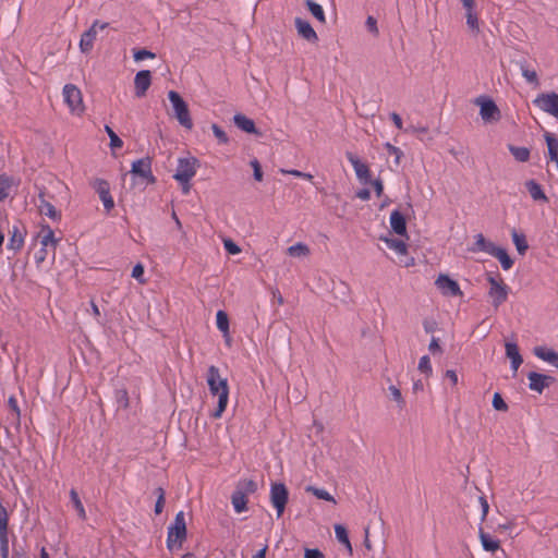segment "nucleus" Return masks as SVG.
Masks as SVG:
<instances>
[{
  "label": "nucleus",
  "instance_id": "obj_1",
  "mask_svg": "<svg viewBox=\"0 0 558 558\" xmlns=\"http://www.w3.org/2000/svg\"><path fill=\"white\" fill-rule=\"evenodd\" d=\"M206 381L211 396L218 397V403L216 410L211 416L214 418H220L222 413L226 411L229 402V385L228 379L221 377L219 368L215 365H210L207 369Z\"/></svg>",
  "mask_w": 558,
  "mask_h": 558
},
{
  "label": "nucleus",
  "instance_id": "obj_2",
  "mask_svg": "<svg viewBox=\"0 0 558 558\" xmlns=\"http://www.w3.org/2000/svg\"><path fill=\"white\" fill-rule=\"evenodd\" d=\"M187 530L185 522V514L179 511L173 522L168 526L167 532V548L170 551L179 550L182 548L183 542L186 539Z\"/></svg>",
  "mask_w": 558,
  "mask_h": 558
},
{
  "label": "nucleus",
  "instance_id": "obj_3",
  "mask_svg": "<svg viewBox=\"0 0 558 558\" xmlns=\"http://www.w3.org/2000/svg\"><path fill=\"white\" fill-rule=\"evenodd\" d=\"M486 280L489 284L488 296L492 301V305L498 308L507 301L510 288L499 276L488 275Z\"/></svg>",
  "mask_w": 558,
  "mask_h": 558
},
{
  "label": "nucleus",
  "instance_id": "obj_4",
  "mask_svg": "<svg viewBox=\"0 0 558 558\" xmlns=\"http://www.w3.org/2000/svg\"><path fill=\"white\" fill-rule=\"evenodd\" d=\"M62 96L70 112L81 117L85 111L83 95L81 89L74 84H65L62 89Z\"/></svg>",
  "mask_w": 558,
  "mask_h": 558
},
{
  "label": "nucleus",
  "instance_id": "obj_5",
  "mask_svg": "<svg viewBox=\"0 0 558 558\" xmlns=\"http://www.w3.org/2000/svg\"><path fill=\"white\" fill-rule=\"evenodd\" d=\"M168 98L172 105L174 117L178 122L185 129L191 130L193 128V121L187 108L186 102L179 95V93L174 90H170L168 93Z\"/></svg>",
  "mask_w": 558,
  "mask_h": 558
},
{
  "label": "nucleus",
  "instance_id": "obj_6",
  "mask_svg": "<svg viewBox=\"0 0 558 558\" xmlns=\"http://www.w3.org/2000/svg\"><path fill=\"white\" fill-rule=\"evenodd\" d=\"M198 160L194 157L180 158L173 178L180 184H187L197 171Z\"/></svg>",
  "mask_w": 558,
  "mask_h": 558
},
{
  "label": "nucleus",
  "instance_id": "obj_7",
  "mask_svg": "<svg viewBox=\"0 0 558 558\" xmlns=\"http://www.w3.org/2000/svg\"><path fill=\"white\" fill-rule=\"evenodd\" d=\"M289 493L283 483H272L270 486V502L276 509L277 518L284 512Z\"/></svg>",
  "mask_w": 558,
  "mask_h": 558
},
{
  "label": "nucleus",
  "instance_id": "obj_8",
  "mask_svg": "<svg viewBox=\"0 0 558 558\" xmlns=\"http://www.w3.org/2000/svg\"><path fill=\"white\" fill-rule=\"evenodd\" d=\"M108 26L109 24L107 22H100L99 20H95L90 27L87 31H85L81 36V40L78 44L81 52H90L94 47V41L97 37L98 31H102Z\"/></svg>",
  "mask_w": 558,
  "mask_h": 558
},
{
  "label": "nucleus",
  "instance_id": "obj_9",
  "mask_svg": "<svg viewBox=\"0 0 558 558\" xmlns=\"http://www.w3.org/2000/svg\"><path fill=\"white\" fill-rule=\"evenodd\" d=\"M533 105L541 111L555 117L558 113V94L555 92L542 93L535 97Z\"/></svg>",
  "mask_w": 558,
  "mask_h": 558
},
{
  "label": "nucleus",
  "instance_id": "obj_10",
  "mask_svg": "<svg viewBox=\"0 0 558 558\" xmlns=\"http://www.w3.org/2000/svg\"><path fill=\"white\" fill-rule=\"evenodd\" d=\"M475 104L480 106V116L484 122H497L500 119V110L490 98L478 97Z\"/></svg>",
  "mask_w": 558,
  "mask_h": 558
},
{
  "label": "nucleus",
  "instance_id": "obj_11",
  "mask_svg": "<svg viewBox=\"0 0 558 558\" xmlns=\"http://www.w3.org/2000/svg\"><path fill=\"white\" fill-rule=\"evenodd\" d=\"M380 240L384 241L397 255L404 257L403 259H400L402 266L411 267L414 265V258L408 256V246L402 240L387 236H383Z\"/></svg>",
  "mask_w": 558,
  "mask_h": 558
},
{
  "label": "nucleus",
  "instance_id": "obj_12",
  "mask_svg": "<svg viewBox=\"0 0 558 558\" xmlns=\"http://www.w3.org/2000/svg\"><path fill=\"white\" fill-rule=\"evenodd\" d=\"M435 286L445 296L462 295L459 283L447 275H439L435 281Z\"/></svg>",
  "mask_w": 558,
  "mask_h": 558
},
{
  "label": "nucleus",
  "instance_id": "obj_13",
  "mask_svg": "<svg viewBox=\"0 0 558 558\" xmlns=\"http://www.w3.org/2000/svg\"><path fill=\"white\" fill-rule=\"evenodd\" d=\"M93 189L98 193L106 211H110L114 207L113 198L110 194L109 183L104 179H95L92 182Z\"/></svg>",
  "mask_w": 558,
  "mask_h": 558
},
{
  "label": "nucleus",
  "instance_id": "obj_14",
  "mask_svg": "<svg viewBox=\"0 0 558 558\" xmlns=\"http://www.w3.org/2000/svg\"><path fill=\"white\" fill-rule=\"evenodd\" d=\"M347 159L352 165L355 175L362 184L371 182V171L366 163H364L356 155L348 151L345 154Z\"/></svg>",
  "mask_w": 558,
  "mask_h": 558
},
{
  "label": "nucleus",
  "instance_id": "obj_15",
  "mask_svg": "<svg viewBox=\"0 0 558 558\" xmlns=\"http://www.w3.org/2000/svg\"><path fill=\"white\" fill-rule=\"evenodd\" d=\"M9 232L10 239L7 247L16 253L24 246L26 231L20 225H13Z\"/></svg>",
  "mask_w": 558,
  "mask_h": 558
},
{
  "label": "nucleus",
  "instance_id": "obj_16",
  "mask_svg": "<svg viewBox=\"0 0 558 558\" xmlns=\"http://www.w3.org/2000/svg\"><path fill=\"white\" fill-rule=\"evenodd\" d=\"M529 388L533 391L542 393L543 390L554 383V377L549 375L531 372L527 375Z\"/></svg>",
  "mask_w": 558,
  "mask_h": 558
},
{
  "label": "nucleus",
  "instance_id": "obj_17",
  "mask_svg": "<svg viewBox=\"0 0 558 558\" xmlns=\"http://www.w3.org/2000/svg\"><path fill=\"white\" fill-rule=\"evenodd\" d=\"M131 172L143 179L148 180L149 182L155 181V178L151 172V161L148 157L133 161Z\"/></svg>",
  "mask_w": 558,
  "mask_h": 558
},
{
  "label": "nucleus",
  "instance_id": "obj_18",
  "mask_svg": "<svg viewBox=\"0 0 558 558\" xmlns=\"http://www.w3.org/2000/svg\"><path fill=\"white\" fill-rule=\"evenodd\" d=\"M151 84V73L149 70L138 71L134 77V87L136 97H144Z\"/></svg>",
  "mask_w": 558,
  "mask_h": 558
},
{
  "label": "nucleus",
  "instance_id": "obj_19",
  "mask_svg": "<svg viewBox=\"0 0 558 558\" xmlns=\"http://www.w3.org/2000/svg\"><path fill=\"white\" fill-rule=\"evenodd\" d=\"M506 355L510 360V367L513 376L517 375L519 367L521 366L523 359L520 354L519 347L515 342H507L505 344Z\"/></svg>",
  "mask_w": 558,
  "mask_h": 558
},
{
  "label": "nucleus",
  "instance_id": "obj_20",
  "mask_svg": "<svg viewBox=\"0 0 558 558\" xmlns=\"http://www.w3.org/2000/svg\"><path fill=\"white\" fill-rule=\"evenodd\" d=\"M533 353L539 360L553 365L558 369V353L554 349L544 345H537L533 349Z\"/></svg>",
  "mask_w": 558,
  "mask_h": 558
},
{
  "label": "nucleus",
  "instance_id": "obj_21",
  "mask_svg": "<svg viewBox=\"0 0 558 558\" xmlns=\"http://www.w3.org/2000/svg\"><path fill=\"white\" fill-rule=\"evenodd\" d=\"M294 24H295L298 34L301 37H303L304 39H306L310 43H316L318 40V36H317L316 32L314 31V28L307 21H305L301 17H296L294 21Z\"/></svg>",
  "mask_w": 558,
  "mask_h": 558
},
{
  "label": "nucleus",
  "instance_id": "obj_22",
  "mask_svg": "<svg viewBox=\"0 0 558 558\" xmlns=\"http://www.w3.org/2000/svg\"><path fill=\"white\" fill-rule=\"evenodd\" d=\"M38 199V209L41 215L49 217L53 221L60 220V211H58L56 207L45 198V193L43 191L39 192Z\"/></svg>",
  "mask_w": 558,
  "mask_h": 558
},
{
  "label": "nucleus",
  "instance_id": "obj_23",
  "mask_svg": "<svg viewBox=\"0 0 558 558\" xmlns=\"http://www.w3.org/2000/svg\"><path fill=\"white\" fill-rule=\"evenodd\" d=\"M390 227L395 233L399 235H405L407 233V222L404 216L399 210H393L390 214Z\"/></svg>",
  "mask_w": 558,
  "mask_h": 558
},
{
  "label": "nucleus",
  "instance_id": "obj_24",
  "mask_svg": "<svg viewBox=\"0 0 558 558\" xmlns=\"http://www.w3.org/2000/svg\"><path fill=\"white\" fill-rule=\"evenodd\" d=\"M497 245H495L493 242L485 239V236L482 233H477L474 236V244L470 248L471 252H484L489 255H492L493 251L495 250Z\"/></svg>",
  "mask_w": 558,
  "mask_h": 558
},
{
  "label": "nucleus",
  "instance_id": "obj_25",
  "mask_svg": "<svg viewBox=\"0 0 558 558\" xmlns=\"http://www.w3.org/2000/svg\"><path fill=\"white\" fill-rule=\"evenodd\" d=\"M40 244L44 247L51 248L53 252L58 244V239H56L53 230L48 225L41 226Z\"/></svg>",
  "mask_w": 558,
  "mask_h": 558
},
{
  "label": "nucleus",
  "instance_id": "obj_26",
  "mask_svg": "<svg viewBox=\"0 0 558 558\" xmlns=\"http://www.w3.org/2000/svg\"><path fill=\"white\" fill-rule=\"evenodd\" d=\"M234 124L242 131L250 134H257V130L255 128V123L252 119L245 117L244 114L238 113L233 117Z\"/></svg>",
  "mask_w": 558,
  "mask_h": 558
},
{
  "label": "nucleus",
  "instance_id": "obj_27",
  "mask_svg": "<svg viewBox=\"0 0 558 558\" xmlns=\"http://www.w3.org/2000/svg\"><path fill=\"white\" fill-rule=\"evenodd\" d=\"M478 536L484 550L495 553L500 548L499 541L483 532L482 529L480 530Z\"/></svg>",
  "mask_w": 558,
  "mask_h": 558
},
{
  "label": "nucleus",
  "instance_id": "obj_28",
  "mask_svg": "<svg viewBox=\"0 0 558 558\" xmlns=\"http://www.w3.org/2000/svg\"><path fill=\"white\" fill-rule=\"evenodd\" d=\"M231 504L236 513H242L247 510V496L244 492L234 490L231 496Z\"/></svg>",
  "mask_w": 558,
  "mask_h": 558
},
{
  "label": "nucleus",
  "instance_id": "obj_29",
  "mask_svg": "<svg viewBox=\"0 0 558 558\" xmlns=\"http://www.w3.org/2000/svg\"><path fill=\"white\" fill-rule=\"evenodd\" d=\"M69 496H70V501L77 513V517L83 521L86 520V518H87L86 510H85V507L78 496V493L74 488H72L69 493Z\"/></svg>",
  "mask_w": 558,
  "mask_h": 558
},
{
  "label": "nucleus",
  "instance_id": "obj_30",
  "mask_svg": "<svg viewBox=\"0 0 558 558\" xmlns=\"http://www.w3.org/2000/svg\"><path fill=\"white\" fill-rule=\"evenodd\" d=\"M287 253L291 257L304 258L311 254V250L307 244L298 242L287 248Z\"/></svg>",
  "mask_w": 558,
  "mask_h": 558
},
{
  "label": "nucleus",
  "instance_id": "obj_31",
  "mask_svg": "<svg viewBox=\"0 0 558 558\" xmlns=\"http://www.w3.org/2000/svg\"><path fill=\"white\" fill-rule=\"evenodd\" d=\"M492 256L499 260L504 270H509L513 266V260L510 258L507 251L502 247L496 246L492 253Z\"/></svg>",
  "mask_w": 558,
  "mask_h": 558
},
{
  "label": "nucleus",
  "instance_id": "obj_32",
  "mask_svg": "<svg viewBox=\"0 0 558 558\" xmlns=\"http://www.w3.org/2000/svg\"><path fill=\"white\" fill-rule=\"evenodd\" d=\"M526 189L534 201H543L546 202L547 197L542 189V186L534 180H529L526 183Z\"/></svg>",
  "mask_w": 558,
  "mask_h": 558
},
{
  "label": "nucleus",
  "instance_id": "obj_33",
  "mask_svg": "<svg viewBox=\"0 0 558 558\" xmlns=\"http://www.w3.org/2000/svg\"><path fill=\"white\" fill-rule=\"evenodd\" d=\"M305 492L313 494L317 499H322L333 505L337 504L335 497L325 488L308 485L305 487Z\"/></svg>",
  "mask_w": 558,
  "mask_h": 558
},
{
  "label": "nucleus",
  "instance_id": "obj_34",
  "mask_svg": "<svg viewBox=\"0 0 558 558\" xmlns=\"http://www.w3.org/2000/svg\"><path fill=\"white\" fill-rule=\"evenodd\" d=\"M545 141L548 148L549 158L558 167V140L550 133L545 134Z\"/></svg>",
  "mask_w": 558,
  "mask_h": 558
},
{
  "label": "nucleus",
  "instance_id": "obj_35",
  "mask_svg": "<svg viewBox=\"0 0 558 558\" xmlns=\"http://www.w3.org/2000/svg\"><path fill=\"white\" fill-rule=\"evenodd\" d=\"M335 534H336V537L339 541V543L344 545L348 553L351 555L352 554V545L349 539V535H348L345 527L340 524L335 525Z\"/></svg>",
  "mask_w": 558,
  "mask_h": 558
},
{
  "label": "nucleus",
  "instance_id": "obj_36",
  "mask_svg": "<svg viewBox=\"0 0 558 558\" xmlns=\"http://www.w3.org/2000/svg\"><path fill=\"white\" fill-rule=\"evenodd\" d=\"M13 181L5 174L0 175V202L9 197L12 190Z\"/></svg>",
  "mask_w": 558,
  "mask_h": 558
},
{
  "label": "nucleus",
  "instance_id": "obj_37",
  "mask_svg": "<svg viewBox=\"0 0 558 558\" xmlns=\"http://www.w3.org/2000/svg\"><path fill=\"white\" fill-rule=\"evenodd\" d=\"M9 529V513L7 508L0 502V538L5 539Z\"/></svg>",
  "mask_w": 558,
  "mask_h": 558
},
{
  "label": "nucleus",
  "instance_id": "obj_38",
  "mask_svg": "<svg viewBox=\"0 0 558 558\" xmlns=\"http://www.w3.org/2000/svg\"><path fill=\"white\" fill-rule=\"evenodd\" d=\"M217 328L222 332V336H227L229 329V317L225 311H218L216 314Z\"/></svg>",
  "mask_w": 558,
  "mask_h": 558
},
{
  "label": "nucleus",
  "instance_id": "obj_39",
  "mask_svg": "<svg viewBox=\"0 0 558 558\" xmlns=\"http://www.w3.org/2000/svg\"><path fill=\"white\" fill-rule=\"evenodd\" d=\"M306 7L310 10V12L313 14L315 19H317L320 23L326 22L325 13L323 10V7L313 0H306Z\"/></svg>",
  "mask_w": 558,
  "mask_h": 558
},
{
  "label": "nucleus",
  "instance_id": "obj_40",
  "mask_svg": "<svg viewBox=\"0 0 558 558\" xmlns=\"http://www.w3.org/2000/svg\"><path fill=\"white\" fill-rule=\"evenodd\" d=\"M509 150L515 160L520 162H525L530 159V150L526 147H519L514 145L509 146Z\"/></svg>",
  "mask_w": 558,
  "mask_h": 558
},
{
  "label": "nucleus",
  "instance_id": "obj_41",
  "mask_svg": "<svg viewBox=\"0 0 558 558\" xmlns=\"http://www.w3.org/2000/svg\"><path fill=\"white\" fill-rule=\"evenodd\" d=\"M8 405L9 408L11 409L12 411V422L15 424V425H20V422H21V410H20V407L17 404V400L14 396H10L9 399H8Z\"/></svg>",
  "mask_w": 558,
  "mask_h": 558
},
{
  "label": "nucleus",
  "instance_id": "obj_42",
  "mask_svg": "<svg viewBox=\"0 0 558 558\" xmlns=\"http://www.w3.org/2000/svg\"><path fill=\"white\" fill-rule=\"evenodd\" d=\"M512 241L517 247V251L521 255H523L526 252V250L529 248L526 239L523 234H519L518 232L513 231L512 232Z\"/></svg>",
  "mask_w": 558,
  "mask_h": 558
},
{
  "label": "nucleus",
  "instance_id": "obj_43",
  "mask_svg": "<svg viewBox=\"0 0 558 558\" xmlns=\"http://www.w3.org/2000/svg\"><path fill=\"white\" fill-rule=\"evenodd\" d=\"M116 402L118 408L128 409L130 405L129 393L125 389H117L114 392Z\"/></svg>",
  "mask_w": 558,
  "mask_h": 558
},
{
  "label": "nucleus",
  "instance_id": "obj_44",
  "mask_svg": "<svg viewBox=\"0 0 558 558\" xmlns=\"http://www.w3.org/2000/svg\"><path fill=\"white\" fill-rule=\"evenodd\" d=\"M417 369L426 377H430L433 374V367L428 355H423L417 365Z\"/></svg>",
  "mask_w": 558,
  "mask_h": 558
},
{
  "label": "nucleus",
  "instance_id": "obj_45",
  "mask_svg": "<svg viewBox=\"0 0 558 558\" xmlns=\"http://www.w3.org/2000/svg\"><path fill=\"white\" fill-rule=\"evenodd\" d=\"M257 489L256 483L253 480L240 481L236 487V492H244L245 496L255 493Z\"/></svg>",
  "mask_w": 558,
  "mask_h": 558
},
{
  "label": "nucleus",
  "instance_id": "obj_46",
  "mask_svg": "<svg viewBox=\"0 0 558 558\" xmlns=\"http://www.w3.org/2000/svg\"><path fill=\"white\" fill-rule=\"evenodd\" d=\"M105 131L110 138V147L112 149L121 148L123 146L122 140L116 134V132L109 125H105Z\"/></svg>",
  "mask_w": 558,
  "mask_h": 558
},
{
  "label": "nucleus",
  "instance_id": "obj_47",
  "mask_svg": "<svg viewBox=\"0 0 558 558\" xmlns=\"http://www.w3.org/2000/svg\"><path fill=\"white\" fill-rule=\"evenodd\" d=\"M155 494L157 495V500H156V504H155V513L156 514H160L163 510V507H165V496H166V493H165V489L162 487H158L156 488L155 490Z\"/></svg>",
  "mask_w": 558,
  "mask_h": 558
},
{
  "label": "nucleus",
  "instance_id": "obj_48",
  "mask_svg": "<svg viewBox=\"0 0 558 558\" xmlns=\"http://www.w3.org/2000/svg\"><path fill=\"white\" fill-rule=\"evenodd\" d=\"M466 16V25L474 33H480V22L476 12L474 13H465Z\"/></svg>",
  "mask_w": 558,
  "mask_h": 558
},
{
  "label": "nucleus",
  "instance_id": "obj_49",
  "mask_svg": "<svg viewBox=\"0 0 558 558\" xmlns=\"http://www.w3.org/2000/svg\"><path fill=\"white\" fill-rule=\"evenodd\" d=\"M522 76L531 84L538 85L537 73L534 70L527 69L525 65H521Z\"/></svg>",
  "mask_w": 558,
  "mask_h": 558
},
{
  "label": "nucleus",
  "instance_id": "obj_50",
  "mask_svg": "<svg viewBox=\"0 0 558 558\" xmlns=\"http://www.w3.org/2000/svg\"><path fill=\"white\" fill-rule=\"evenodd\" d=\"M388 390H389L392 399L397 402L398 407L400 409H403L405 401L402 397L400 389L398 387H396L395 385H391V386H389Z\"/></svg>",
  "mask_w": 558,
  "mask_h": 558
},
{
  "label": "nucleus",
  "instance_id": "obj_51",
  "mask_svg": "<svg viewBox=\"0 0 558 558\" xmlns=\"http://www.w3.org/2000/svg\"><path fill=\"white\" fill-rule=\"evenodd\" d=\"M213 133L220 144H227L229 137L227 133L217 124L211 125Z\"/></svg>",
  "mask_w": 558,
  "mask_h": 558
},
{
  "label": "nucleus",
  "instance_id": "obj_52",
  "mask_svg": "<svg viewBox=\"0 0 558 558\" xmlns=\"http://www.w3.org/2000/svg\"><path fill=\"white\" fill-rule=\"evenodd\" d=\"M493 407L497 411H507L508 410V405L499 392H496L493 397Z\"/></svg>",
  "mask_w": 558,
  "mask_h": 558
},
{
  "label": "nucleus",
  "instance_id": "obj_53",
  "mask_svg": "<svg viewBox=\"0 0 558 558\" xmlns=\"http://www.w3.org/2000/svg\"><path fill=\"white\" fill-rule=\"evenodd\" d=\"M250 165L253 168L254 179L258 182L263 181V171L259 161L254 158L250 161Z\"/></svg>",
  "mask_w": 558,
  "mask_h": 558
},
{
  "label": "nucleus",
  "instance_id": "obj_54",
  "mask_svg": "<svg viewBox=\"0 0 558 558\" xmlns=\"http://www.w3.org/2000/svg\"><path fill=\"white\" fill-rule=\"evenodd\" d=\"M134 60L135 61H143L145 59H154L156 56L154 52L149 51V50H146V49H140V50H136L134 51Z\"/></svg>",
  "mask_w": 558,
  "mask_h": 558
},
{
  "label": "nucleus",
  "instance_id": "obj_55",
  "mask_svg": "<svg viewBox=\"0 0 558 558\" xmlns=\"http://www.w3.org/2000/svg\"><path fill=\"white\" fill-rule=\"evenodd\" d=\"M132 277L136 279L140 283H145L146 280L144 278V267L142 264H136L132 269Z\"/></svg>",
  "mask_w": 558,
  "mask_h": 558
},
{
  "label": "nucleus",
  "instance_id": "obj_56",
  "mask_svg": "<svg viewBox=\"0 0 558 558\" xmlns=\"http://www.w3.org/2000/svg\"><path fill=\"white\" fill-rule=\"evenodd\" d=\"M225 250L232 255H236L241 252V248L232 240L228 239L223 241Z\"/></svg>",
  "mask_w": 558,
  "mask_h": 558
},
{
  "label": "nucleus",
  "instance_id": "obj_57",
  "mask_svg": "<svg viewBox=\"0 0 558 558\" xmlns=\"http://www.w3.org/2000/svg\"><path fill=\"white\" fill-rule=\"evenodd\" d=\"M386 148L388 150V153L392 156H395L396 158V163H399L400 162V158L402 157L403 153L402 150L399 148V147H396L389 143L386 144Z\"/></svg>",
  "mask_w": 558,
  "mask_h": 558
},
{
  "label": "nucleus",
  "instance_id": "obj_58",
  "mask_svg": "<svg viewBox=\"0 0 558 558\" xmlns=\"http://www.w3.org/2000/svg\"><path fill=\"white\" fill-rule=\"evenodd\" d=\"M366 27H367V29H368L371 33H373L375 36H377V35H378L377 21H376V19H375V17H373V16H371V15H369V16L366 19Z\"/></svg>",
  "mask_w": 558,
  "mask_h": 558
},
{
  "label": "nucleus",
  "instance_id": "obj_59",
  "mask_svg": "<svg viewBox=\"0 0 558 558\" xmlns=\"http://www.w3.org/2000/svg\"><path fill=\"white\" fill-rule=\"evenodd\" d=\"M428 350L433 354L442 353L441 347L439 344V340L437 338H435V337L432 338L429 345H428Z\"/></svg>",
  "mask_w": 558,
  "mask_h": 558
},
{
  "label": "nucleus",
  "instance_id": "obj_60",
  "mask_svg": "<svg viewBox=\"0 0 558 558\" xmlns=\"http://www.w3.org/2000/svg\"><path fill=\"white\" fill-rule=\"evenodd\" d=\"M49 247L41 246L40 250L35 254V262L37 265H40L45 262L47 257V252Z\"/></svg>",
  "mask_w": 558,
  "mask_h": 558
},
{
  "label": "nucleus",
  "instance_id": "obj_61",
  "mask_svg": "<svg viewBox=\"0 0 558 558\" xmlns=\"http://www.w3.org/2000/svg\"><path fill=\"white\" fill-rule=\"evenodd\" d=\"M369 183L373 185V187H374V190H375V192H376V195H377L378 197H380V196H381V194H383V192H384V184H383V181H381L380 179H375V180H373V181L371 180V182H369Z\"/></svg>",
  "mask_w": 558,
  "mask_h": 558
},
{
  "label": "nucleus",
  "instance_id": "obj_62",
  "mask_svg": "<svg viewBox=\"0 0 558 558\" xmlns=\"http://www.w3.org/2000/svg\"><path fill=\"white\" fill-rule=\"evenodd\" d=\"M304 558H325L324 554L319 549H305Z\"/></svg>",
  "mask_w": 558,
  "mask_h": 558
},
{
  "label": "nucleus",
  "instance_id": "obj_63",
  "mask_svg": "<svg viewBox=\"0 0 558 558\" xmlns=\"http://www.w3.org/2000/svg\"><path fill=\"white\" fill-rule=\"evenodd\" d=\"M445 377L449 379L451 386H456L458 384V374L453 369H447L445 373Z\"/></svg>",
  "mask_w": 558,
  "mask_h": 558
},
{
  "label": "nucleus",
  "instance_id": "obj_64",
  "mask_svg": "<svg viewBox=\"0 0 558 558\" xmlns=\"http://www.w3.org/2000/svg\"><path fill=\"white\" fill-rule=\"evenodd\" d=\"M480 504L482 508V520H485L489 510V505L484 496L480 497Z\"/></svg>",
  "mask_w": 558,
  "mask_h": 558
}]
</instances>
